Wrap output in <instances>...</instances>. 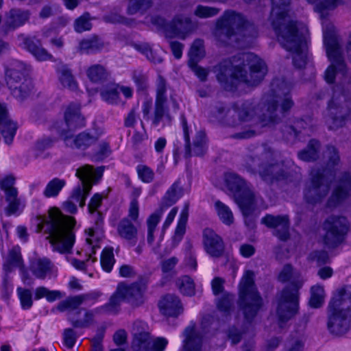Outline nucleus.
<instances>
[{
    "label": "nucleus",
    "instance_id": "58",
    "mask_svg": "<svg viewBox=\"0 0 351 351\" xmlns=\"http://www.w3.org/2000/svg\"><path fill=\"white\" fill-rule=\"evenodd\" d=\"M219 9L214 7L199 5L194 11V14L199 18H208L217 15Z\"/></svg>",
    "mask_w": 351,
    "mask_h": 351
},
{
    "label": "nucleus",
    "instance_id": "17",
    "mask_svg": "<svg viewBox=\"0 0 351 351\" xmlns=\"http://www.w3.org/2000/svg\"><path fill=\"white\" fill-rule=\"evenodd\" d=\"M351 199V174L348 171L339 173L335 179L330 196L326 206L335 208Z\"/></svg>",
    "mask_w": 351,
    "mask_h": 351
},
{
    "label": "nucleus",
    "instance_id": "8",
    "mask_svg": "<svg viewBox=\"0 0 351 351\" xmlns=\"http://www.w3.org/2000/svg\"><path fill=\"white\" fill-rule=\"evenodd\" d=\"M254 271H245L239 285L238 306L247 323L254 320L263 305V298L254 282Z\"/></svg>",
    "mask_w": 351,
    "mask_h": 351
},
{
    "label": "nucleus",
    "instance_id": "62",
    "mask_svg": "<svg viewBox=\"0 0 351 351\" xmlns=\"http://www.w3.org/2000/svg\"><path fill=\"white\" fill-rule=\"evenodd\" d=\"M63 339L65 346L71 349L74 346L77 339L75 331L73 328L65 329L63 332Z\"/></svg>",
    "mask_w": 351,
    "mask_h": 351
},
{
    "label": "nucleus",
    "instance_id": "29",
    "mask_svg": "<svg viewBox=\"0 0 351 351\" xmlns=\"http://www.w3.org/2000/svg\"><path fill=\"white\" fill-rule=\"evenodd\" d=\"M162 314L169 317H178L183 312V306L178 296L174 294H167L162 298L158 303Z\"/></svg>",
    "mask_w": 351,
    "mask_h": 351
},
{
    "label": "nucleus",
    "instance_id": "21",
    "mask_svg": "<svg viewBox=\"0 0 351 351\" xmlns=\"http://www.w3.org/2000/svg\"><path fill=\"white\" fill-rule=\"evenodd\" d=\"M276 154L274 151L273 160L265 162L259 170V176L261 179L269 184L286 180L289 173L284 168L282 162H278L275 160Z\"/></svg>",
    "mask_w": 351,
    "mask_h": 351
},
{
    "label": "nucleus",
    "instance_id": "53",
    "mask_svg": "<svg viewBox=\"0 0 351 351\" xmlns=\"http://www.w3.org/2000/svg\"><path fill=\"white\" fill-rule=\"evenodd\" d=\"M324 291L321 286H313L311 288V296L309 300V304L311 307L319 308L324 302Z\"/></svg>",
    "mask_w": 351,
    "mask_h": 351
},
{
    "label": "nucleus",
    "instance_id": "25",
    "mask_svg": "<svg viewBox=\"0 0 351 351\" xmlns=\"http://www.w3.org/2000/svg\"><path fill=\"white\" fill-rule=\"evenodd\" d=\"M29 16L30 12L28 10L11 9L5 14V20L1 27L3 32L4 34H8L9 32L23 25L28 21Z\"/></svg>",
    "mask_w": 351,
    "mask_h": 351
},
{
    "label": "nucleus",
    "instance_id": "19",
    "mask_svg": "<svg viewBox=\"0 0 351 351\" xmlns=\"http://www.w3.org/2000/svg\"><path fill=\"white\" fill-rule=\"evenodd\" d=\"M168 343L163 337L152 339L148 332H136L132 343L133 351H163Z\"/></svg>",
    "mask_w": 351,
    "mask_h": 351
},
{
    "label": "nucleus",
    "instance_id": "57",
    "mask_svg": "<svg viewBox=\"0 0 351 351\" xmlns=\"http://www.w3.org/2000/svg\"><path fill=\"white\" fill-rule=\"evenodd\" d=\"M17 293L23 309H28L32 306V293L30 290L19 287Z\"/></svg>",
    "mask_w": 351,
    "mask_h": 351
},
{
    "label": "nucleus",
    "instance_id": "4",
    "mask_svg": "<svg viewBox=\"0 0 351 351\" xmlns=\"http://www.w3.org/2000/svg\"><path fill=\"white\" fill-rule=\"evenodd\" d=\"M213 34L223 46H244L257 37L258 30L241 13L228 10L217 19Z\"/></svg>",
    "mask_w": 351,
    "mask_h": 351
},
{
    "label": "nucleus",
    "instance_id": "55",
    "mask_svg": "<svg viewBox=\"0 0 351 351\" xmlns=\"http://www.w3.org/2000/svg\"><path fill=\"white\" fill-rule=\"evenodd\" d=\"M91 28L92 23H90V16L88 12L84 13L75 21L74 29L78 33L88 31Z\"/></svg>",
    "mask_w": 351,
    "mask_h": 351
},
{
    "label": "nucleus",
    "instance_id": "12",
    "mask_svg": "<svg viewBox=\"0 0 351 351\" xmlns=\"http://www.w3.org/2000/svg\"><path fill=\"white\" fill-rule=\"evenodd\" d=\"M88 298V296L87 295L71 297L60 302L57 306L60 311H64L67 309H77V311L71 313L68 317L73 328H86L94 323L95 316L93 311L83 308H78L83 302Z\"/></svg>",
    "mask_w": 351,
    "mask_h": 351
},
{
    "label": "nucleus",
    "instance_id": "28",
    "mask_svg": "<svg viewBox=\"0 0 351 351\" xmlns=\"http://www.w3.org/2000/svg\"><path fill=\"white\" fill-rule=\"evenodd\" d=\"M99 138V134H93L90 132H82L75 136L65 135L64 141L66 145L68 147L84 150L96 143Z\"/></svg>",
    "mask_w": 351,
    "mask_h": 351
},
{
    "label": "nucleus",
    "instance_id": "37",
    "mask_svg": "<svg viewBox=\"0 0 351 351\" xmlns=\"http://www.w3.org/2000/svg\"><path fill=\"white\" fill-rule=\"evenodd\" d=\"M33 88L34 85L32 80L29 78L27 80L22 81L21 83L17 84L16 86L10 88L9 89L11 94L15 98L23 101L30 95Z\"/></svg>",
    "mask_w": 351,
    "mask_h": 351
},
{
    "label": "nucleus",
    "instance_id": "1",
    "mask_svg": "<svg viewBox=\"0 0 351 351\" xmlns=\"http://www.w3.org/2000/svg\"><path fill=\"white\" fill-rule=\"evenodd\" d=\"M271 5L269 20L280 45L293 53V65L304 68L307 62L309 38L306 25L289 19L291 0H271Z\"/></svg>",
    "mask_w": 351,
    "mask_h": 351
},
{
    "label": "nucleus",
    "instance_id": "50",
    "mask_svg": "<svg viewBox=\"0 0 351 351\" xmlns=\"http://www.w3.org/2000/svg\"><path fill=\"white\" fill-rule=\"evenodd\" d=\"M224 125L230 127H237L242 123L239 118V111L237 106L228 108L226 114L221 121Z\"/></svg>",
    "mask_w": 351,
    "mask_h": 351
},
{
    "label": "nucleus",
    "instance_id": "18",
    "mask_svg": "<svg viewBox=\"0 0 351 351\" xmlns=\"http://www.w3.org/2000/svg\"><path fill=\"white\" fill-rule=\"evenodd\" d=\"M166 91L167 82L162 75H159L156 82V96L152 118V124L154 125H158L162 121L164 122V125L170 124L171 122V117L167 106Z\"/></svg>",
    "mask_w": 351,
    "mask_h": 351
},
{
    "label": "nucleus",
    "instance_id": "30",
    "mask_svg": "<svg viewBox=\"0 0 351 351\" xmlns=\"http://www.w3.org/2000/svg\"><path fill=\"white\" fill-rule=\"evenodd\" d=\"M29 78L27 74L25 65L21 62H15L5 69V80L8 88L14 87L22 81Z\"/></svg>",
    "mask_w": 351,
    "mask_h": 351
},
{
    "label": "nucleus",
    "instance_id": "32",
    "mask_svg": "<svg viewBox=\"0 0 351 351\" xmlns=\"http://www.w3.org/2000/svg\"><path fill=\"white\" fill-rule=\"evenodd\" d=\"M184 335L183 351H202V337L193 327H187Z\"/></svg>",
    "mask_w": 351,
    "mask_h": 351
},
{
    "label": "nucleus",
    "instance_id": "6",
    "mask_svg": "<svg viewBox=\"0 0 351 351\" xmlns=\"http://www.w3.org/2000/svg\"><path fill=\"white\" fill-rule=\"evenodd\" d=\"M351 286L337 289L328 307L327 327L333 335L340 336L350 329Z\"/></svg>",
    "mask_w": 351,
    "mask_h": 351
},
{
    "label": "nucleus",
    "instance_id": "45",
    "mask_svg": "<svg viewBox=\"0 0 351 351\" xmlns=\"http://www.w3.org/2000/svg\"><path fill=\"white\" fill-rule=\"evenodd\" d=\"M215 206L219 219L224 224L230 226L234 223L233 214L228 206L217 200L215 203Z\"/></svg>",
    "mask_w": 351,
    "mask_h": 351
},
{
    "label": "nucleus",
    "instance_id": "7",
    "mask_svg": "<svg viewBox=\"0 0 351 351\" xmlns=\"http://www.w3.org/2000/svg\"><path fill=\"white\" fill-rule=\"evenodd\" d=\"M324 46L330 64L324 73V80L328 84H333L335 76L338 73L341 75L339 82L336 85L344 86L346 78L351 75L348 71L341 49V42L335 34L334 27L326 22L324 25Z\"/></svg>",
    "mask_w": 351,
    "mask_h": 351
},
{
    "label": "nucleus",
    "instance_id": "47",
    "mask_svg": "<svg viewBox=\"0 0 351 351\" xmlns=\"http://www.w3.org/2000/svg\"><path fill=\"white\" fill-rule=\"evenodd\" d=\"M152 0H129L127 11L129 14L144 12L152 6Z\"/></svg>",
    "mask_w": 351,
    "mask_h": 351
},
{
    "label": "nucleus",
    "instance_id": "49",
    "mask_svg": "<svg viewBox=\"0 0 351 351\" xmlns=\"http://www.w3.org/2000/svg\"><path fill=\"white\" fill-rule=\"evenodd\" d=\"M65 185V181L59 178H54L46 186L44 195L47 197H56Z\"/></svg>",
    "mask_w": 351,
    "mask_h": 351
},
{
    "label": "nucleus",
    "instance_id": "3",
    "mask_svg": "<svg viewBox=\"0 0 351 351\" xmlns=\"http://www.w3.org/2000/svg\"><path fill=\"white\" fill-rule=\"evenodd\" d=\"M216 77L226 90H233L239 82L258 86L267 73L265 61L253 53H242L221 61L213 68Z\"/></svg>",
    "mask_w": 351,
    "mask_h": 351
},
{
    "label": "nucleus",
    "instance_id": "51",
    "mask_svg": "<svg viewBox=\"0 0 351 351\" xmlns=\"http://www.w3.org/2000/svg\"><path fill=\"white\" fill-rule=\"evenodd\" d=\"M16 128V123L12 120L0 125L1 134L8 145H10L12 143Z\"/></svg>",
    "mask_w": 351,
    "mask_h": 351
},
{
    "label": "nucleus",
    "instance_id": "43",
    "mask_svg": "<svg viewBox=\"0 0 351 351\" xmlns=\"http://www.w3.org/2000/svg\"><path fill=\"white\" fill-rule=\"evenodd\" d=\"M189 64L197 63L204 56V43L202 40H195L189 52Z\"/></svg>",
    "mask_w": 351,
    "mask_h": 351
},
{
    "label": "nucleus",
    "instance_id": "22",
    "mask_svg": "<svg viewBox=\"0 0 351 351\" xmlns=\"http://www.w3.org/2000/svg\"><path fill=\"white\" fill-rule=\"evenodd\" d=\"M195 28V25L189 16L178 14L175 15L172 20L167 23L166 32L171 34V36L184 39Z\"/></svg>",
    "mask_w": 351,
    "mask_h": 351
},
{
    "label": "nucleus",
    "instance_id": "9",
    "mask_svg": "<svg viewBox=\"0 0 351 351\" xmlns=\"http://www.w3.org/2000/svg\"><path fill=\"white\" fill-rule=\"evenodd\" d=\"M351 75L346 78L345 85H335L333 94L328 104L329 115L332 123L330 130H335L344 125L345 121L351 115Z\"/></svg>",
    "mask_w": 351,
    "mask_h": 351
},
{
    "label": "nucleus",
    "instance_id": "54",
    "mask_svg": "<svg viewBox=\"0 0 351 351\" xmlns=\"http://www.w3.org/2000/svg\"><path fill=\"white\" fill-rule=\"evenodd\" d=\"M234 300L232 294H223L217 301V308L221 312L229 313L234 307Z\"/></svg>",
    "mask_w": 351,
    "mask_h": 351
},
{
    "label": "nucleus",
    "instance_id": "36",
    "mask_svg": "<svg viewBox=\"0 0 351 351\" xmlns=\"http://www.w3.org/2000/svg\"><path fill=\"white\" fill-rule=\"evenodd\" d=\"M182 195V189L180 186L179 182L176 181L165 193L161 201L160 207L163 210H166L174 204Z\"/></svg>",
    "mask_w": 351,
    "mask_h": 351
},
{
    "label": "nucleus",
    "instance_id": "11",
    "mask_svg": "<svg viewBox=\"0 0 351 351\" xmlns=\"http://www.w3.org/2000/svg\"><path fill=\"white\" fill-rule=\"evenodd\" d=\"M302 284L300 281L293 282L281 291L276 308L280 325L288 322L298 313V290Z\"/></svg>",
    "mask_w": 351,
    "mask_h": 351
},
{
    "label": "nucleus",
    "instance_id": "48",
    "mask_svg": "<svg viewBox=\"0 0 351 351\" xmlns=\"http://www.w3.org/2000/svg\"><path fill=\"white\" fill-rule=\"evenodd\" d=\"M323 154L327 160V166L329 167H334L340 162L339 150L332 145H326Z\"/></svg>",
    "mask_w": 351,
    "mask_h": 351
},
{
    "label": "nucleus",
    "instance_id": "44",
    "mask_svg": "<svg viewBox=\"0 0 351 351\" xmlns=\"http://www.w3.org/2000/svg\"><path fill=\"white\" fill-rule=\"evenodd\" d=\"M176 286L181 293L187 296L195 295V289L193 279L189 276H183L176 280Z\"/></svg>",
    "mask_w": 351,
    "mask_h": 351
},
{
    "label": "nucleus",
    "instance_id": "13",
    "mask_svg": "<svg viewBox=\"0 0 351 351\" xmlns=\"http://www.w3.org/2000/svg\"><path fill=\"white\" fill-rule=\"evenodd\" d=\"M103 172V167H98L95 170L88 165L79 168L77 170L76 176L80 179L82 184L74 189L69 199L79 202L80 206L84 207L85 199L92 189L91 181L97 182L101 178Z\"/></svg>",
    "mask_w": 351,
    "mask_h": 351
},
{
    "label": "nucleus",
    "instance_id": "46",
    "mask_svg": "<svg viewBox=\"0 0 351 351\" xmlns=\"http://www.w3.org/2000/svg\"><path fill=\"white\" fill-rule=\"evenodd\" d=\"M33 274L38 278H45L51 270V263L48 259H38L32 266Z\"/></svg>",
    "mask_w": 351,
    "mask_h": 351
},
{
    "label": "nucleus",
    "instance_id": "16",
    "mask_svg": "<svg viewBox=\"0 0 351 351\" xmlns=\"http://www.w3.org/2000/svg\"><path fill=\"white\" fill-rule=\"evenodd\" d=\"M274 150L267 145L262 147H249L245 153L242 166L248 172L259 173L260 169L265 162L273 160Z\"/></svg>",
    "mask_w": 351,
    "mask_h": 351
},
{
    "label": "nucleus",
    "instance_id": "26",
    "mask_svg": "<svg viewBox=\"0 0 351 351\" xmlns=\"http://www.w3.org/2000/svg\"><path fill=\"white\" fill-rule=\"evenodd\" d=\"M203 237L207 253L213 257L221 256L224 251V245L221 238L210 228H206L204 230Z\"/></svg>",
    "mask_w": 351,
    "mask_h": 351
},
{
    "label": "nucleus",
    "instance_id": "59",
    "mask_svg": "<svg viewBox=\"0 0 351 351\" xmlns=\"http://www.w3.org/2000/svg\"><path fill=\"white\" fill-rule=\"evenodd\" d=\"M137 172L139 178L145 183H149L154 180V173L147 166L138 165L137 167Z\"/></svg>",
    "mask_w": 351,
    "mask_h": 351
},
{
    "label": "nucleus",
    "instance_id": "10",
    "mask_svg": "<svg viewBox=\"0 0 351 351\" xmlns=\"http://www.w3.org/2000/svg\"><path fill=\"white\" fill-rule=\"evenodd\" d=\"M332 171L327 167L313 169L310 173L309 181L304 189V199L311 205L322 203L328 196L330 189Z\"/></svg>",
    "mask_w": 351,
    "mask_h": 351
},
{
    "label": "nucleus",
    "instance_id": "38",
    "mask_svg": "<svg viewBox=\"0 0 351 351\" xmlns=\"http://www.w3.org/2000/svg\"><path fill=\"white\" fill-rule=\"evenodd\" d=\"M306 123L303 120H298L290 125H283L281 131L283 137L287 141H293L296 139L298 135L304 129Z\"/></svg>",
    "mask_w": 351,
    "mask_h": 351
},
{
    "label": "nucleus",
    "instance_id": "41",
    "mask_svg": "<svg viewBox=\"0 0 351 351\" xmlns=\"http://www.w3.org/2000/svg\"><path fill=\"white\" fill-rule=\"evenodd\" d=\"M5 193V200L8 202V206L5 208V213L8 216L15 214L20 206V200L17 197V189L14 187L4 191Z\"/></svg>",
    "mask_w": 351,
    "mask_h": 351
},
{
    "label": "nucleus",
    "instance_id": "24",
    "mask_svg": "<svg viewBox=\"0 0 351 351\" xmlns=\"http://www.w3.org/2000/svg\"><path fill=\"white\" fill-rule=\"evenodd\" d=\"M182 125L184 130L185 145V156L190 157L192 155L199 156H202L205 152V134L202 132H199L193 141V150L190 147L189 128L187 125L186 119L184 114L181 115Z\"/></svg>",
    "mask_w": 351,
    "mask_h": 351
},
{
    "label": "nucleus",
    "instance_id": "60",
    "mask_svg": "<svg viewBox=\"0 0 351 351\" xmlns=\"http://www.w3.org/2000/svg\"><path fill=\"white\" fill-rule=\"evenodd\" d=\"M133 80L137 86L138 92L145 93L148 88L147 77L141 72L133 73Z\"/></svg>",
    "mask_w": 351,
    "mask_h": 351
},
{
    "label": "nucleus",
    "instance_id": "15",
    "mask_svg": "<svg viewBox=\"0 0 351 351\" xmlns=\"http://www.w3.org/2000/svg\"><path fill=\"white\" fill-rule=\"evenodd\" d=\"M350 224L348 219L343 216H329L323 223L326 232L324 242L329 247H335L340 244L349 231Z\"/></svg>",
    "mask_w": 351,
    "mask_h": 351
},
{
    "label": "nucleus",
    "instance_id": "63",
    "mask_svg": "<svg viewBox=\"0 0 351 351\" xmlns=\"http://www.w3.org/2000/svg\"><path fill=\"white\" fill-rule=\"evenodd\" d=\"M104 100L109 104H115L118 101L119 90L117 88L106 89L101 93Z\"/></svg>",
    "mask_w": 351,
    "mask_h": 351
},
{
    "label": "nucleus",
    "instance_id": "31",
    "mask_svg": "<svg viewBox=\"0 0 351 351\" xmlns=\"http://www.w3.org/2000/svg\"><path fill=\"white\" fill-rule=\"evenodd\" d=\"M64 121L69 130H73L85 125V118L81 114L80 105L71 104L64 112Z\"/></svg>",
    "mask_w": 351,
    "mask_h": 351
},
{
    "label": "nucleus",
    "instance_id": "35",
    "mask_svg": "<svg viewBox=\"0 0 351 351\" xmlns=\"http://www.w3.org/2000/svg\"><path fill=\"white\" fill-rule=\"evenodd\" d=\"M123 287L117 285L115 292L110 296L108 303L101 307V310L111 314H117L120 311L122 301L125 300L123 295Z\"/></svg>",
    "mask_w": 351,
    "mask_h": 351
},
{
    "label": "nucleus",
    "instance_id": "61",
    "mask_svg": "<svg viewBox=\"0 0 351 351\" xmlns=\"http://www.w3.org/2000/svg\"><path fill=\"white\" fill-rule=\"evenodd\" d=\"M21 260L19 249L14 247L10 250L8 254V263L4 265V268L7 271H10V265H19Z\"/></svg>",
    "mask_w": 351,
    "mask_h": 351
},
{
    "label": "nucleus",
    "instance_id": "34",
    "mask_svg": "<svg viewBox=\"0 0 351 351\" xmlns=\"http://www.w3.org/2000/svg\"><path fill=\"white\" fill-rule=\"evenodd\" d=\"M23 43L25 47L38 60H47L52 58V56L42 47L40 40L32 38H25Z\"/></svg>",
    "mask_w": 351,
    "mask_h": 351
},
{
    "label": "nucleus",
    "instance_id": "39",
    "mask_svg": "<svg viewBox=\"0 0 351 351\" xmlns=\"http://www.w3.org/2000/svg\"><path fill=\"white\" fill-rule=\"evenodd\" d=\"M319 147V142L317 140L312 139L309 141L305 149L298 152V157L304 161H314L318 158Z\"/></svg>",
    "mask_w": 351,
    "mask_h": 351
},
{
    "label": "nucleus",
    "instance_id": "27",
    "mask_svg": "<svg viewBox=\"0 0 351 351\" xmlns=\"http://www.w3.org/2000/svg\"><path fill=\"white\" fill-rule=\"evenodd\" d=\"M309 3L314 5V10L319 14L322 21L323 35L324 36V25L326 22L330 23L333 27L332 23L328 20L329 12L336 9L339 5L343 3V0H306ZM335 29V27H334ZM336 32V31L335 30Z\"/></svg>",
    "mask_w": 351,
    "mask_h": 351
},
{
    "label": "nucleus",
    "instance_id": "52",
    "mask_svg": "<svg viewBox=\"0 0 351 351\" xmlns=\"http://www.w3.org/2000/svg\"><path fill=\"white\" fill-rule=\"evenodd\" d=\"M60 80L64 87L69 89L75 90L77 88V84L74 80V77L71 71L65 66H62L60 69Z\"/></svg>",
    "mask_w": 351,
    "mask_h": 351
},
{
    "label": "nucleus",
    "instance_id": "2",
    "mask_svg": "<svg viewBox=\"0 0 351 351\" xmlns=\"http://www.w3.org/2000/svg\"><path fill=\"white\" fill-rule=\"evenodd\" d=\"M271 86L274 95L270 98H264L259 103L247 101L237 107L242 123L257 118L262 126L272 127L290 112L294 106L290 85L278 79L273 81Z\"/></svg>",
    "mask_w": 351,
    "mask_h": 351
},
{
    "label": "nucleus",
    "instance_id": "40",
    "mask_svg": "<svg viewBox=\"0 0 351 351\" xmlns=\"http://www.w3.org/2000/svg\"><path fill=\"white\" fill-rule=\"evenodd\" d=\"M104 42L98 36L94 35L89 38L83 39L81 40L79 44L78 51L81 53H88L90 51L101 50L104 48Z\"/></svg>",
    "mask_w": 351,
    "mask_h": 351
},
{
    "label": "nucleus",
    "instance_id": "23",
    "mask_svg": "<svg viewBox=\"0 0 351 351\" xmlns=\"http://www.w3.org/2000/svg\"><path fill=\"white\" fill-rule=\"evenodd\" d=\"M118 285L123 287V295L125 300L132 306L138 307L144 303V293L147 289V285L143 280H139L130 285L121 282Z\"/></svg>",
    "mask_w": 351,
    "mask_h": 351
},
{
    "label": "nucleus",
    "instance_id": "42",
    "mask_svg": "<svg viewBox=\"0 0 351 351\" xmlns=\"http://www.w3.org/2000/svg\"><path fill=\"white\" fill-rule=\"evenodd\" d=\"M86 75L93 82H102L107 80L109 73L101 64H93L86 70Z\"/></svg>",
    "mask_w": 351,
    "mask_h": 351
},
{
    "label": "nucleus",
    "instance_id": "56",
    "mask_svg": "<svg viewBox=\"0 0 351 351\" xmlns=\"http://www.w3.org/2000/svg\"><path fill=\"white\" fill-rule=\"evenodd\" d=\"M114 259L112 248H105L101 256V265L106 271H110L114 265Z\"/></svg>",
    "mask_w": 351,
    "mask_h": 351
},
{
    "label": "nucleus",
    "instance_id": "64",
    "mask_svg": "<svg viewBox=\"0 0 351 351\" xmlns=\"http://www.w3.org/2000/svg\"><path fill=\"white\" fill-rule=\"evenodd\" d=\"M130 45L134 49H136L141 53L145 55L146 57L148 56V54H150L151 56H152L153 51L148 43H131Z\"/></svg>",
    "mask_w": 351,
    "mask_h": 351
},
{
    "label": "nucleus",
    "instance_id": "5",
    "mask_svg": "<svg viewBox=\"0 0 351 351\" xmlns=\"http://www.w3.org/2000/svg\"><path fill=\"white\" fill-rule=\"evenodd\" d=\"M47 217H37V232H40L45 225V232L49 234L46 239L49 241L53 250L62 254L70 253L75 240L73 232L76 223L75 219L63 215L57 208L49 209Z\"/></svg>",
    "mask_w": 351,
    "mask_h": 351
},
{
    "label": "nucleus",
    "instance_id": "14",
    "mask_svg": "<svg viewBox=\"0 0 351 351\" xmlns=\"http://www.w3.org/2000/svg\"><path fill=\"white\" fill-rule=\"evenodd\" d=\"M226 181L229 189L233 192H241L236 197V202L240 207L244 216L250 215L253 211L256 195L248 188H245L246 182L235 173H230L226 175Z\"/></svg>",
    "mask_w": 351,
    "mask_h": 351
},
{
    "label": "nucleus",
    "instance_id": "20",
    "mask_svg": "<svg viewBox=\"0 0 351 351\" xmlns=\"http://www.w3.org/2000/svg\"><path fill=\"white\" fill-rule=\"evenodd\" d=\"M262 223L273 229V234L282 241L290 238V222L287 215H266L261 220Z\"/></svg>",
    "mask_w": 351,
    "mask_h": 351
},
{
    "label": "nucleus",
    "instance_id": "33",
    "mask_svg": "<svg viewBox=\"0 0 351 351\" xmlns=\"http://www.w3.org/2000/svg\"><path fill=\"white\" fill-rule=\"evenodd\" d=\"M117 232L121 238L131 242L133 245L136 243L137 228L129 219L123 218L119 221Z\"/></svg>",
    "mask_w": 351,
    "mask_h": 351
}]
</instances>
